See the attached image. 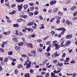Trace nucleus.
I'll list each match as a JSON object with an SVG mask.
<instances>
[{"label":"nucleus","instance_id":"nucleus-14","mask_svg":"<svg viewBox=\"0 0 77 77\" xmlns=\"http://www.w3.org/2000/svg\"><path fill=\"white\" fill-rule=\"evenodd\" d=\"M12 40L13 42H18V39L15 38H13Z\"/></svg>","mask_w":77,"mask_h":77},{"label":"nucleus","instance_id":"nucleus-26","mask_svg":"<svg viewBox=\"0 0 77 77\" xmlns=\"http://www.w3.org/2000/svg\"><path fill=\"white\" fill-rule=\"evenodd\" d=\"M70 3H71V0H68L66 2V4H69Z\"/></svg>","mask_w":77,"mask_h":77},{"label":"nucleus","instance_id":"nucleus-52","mask_svg":"<svg viewBox=\"0 0 77 77\" xmlns=\"http://www.w3.org/2000/svg\"><path fill=\"white\" fill-rule=\"evenodd\" d=\"M29 5L30 6H33L34 5V4L33 3H29Z\"/></svg>","mask_w":77,"mask_h":77},{"label":"nucleus","instance_id":"nucleus-21","mask_svg":"<svg viewBox=\"0 0 77 77\" xmlns=\"http://www.w3.org/2000/svg\"><path fill=\"white\" fill-rule=\"evenodd\" d=\"M59 56V54H57V52H56L54 53V57H56V56Z\"/></svg>","mask_w":77,"mask_h":77},{"label":"nucleus","instance_id":"nucleus-33","mask_svg":"<svg viewBox=\"0 0 77 77\" xmlns=\"http://www.w3.org/2000/svg\"><path fill=\"white\" fill-rule=\"evenodd\" d=\"M30 10L31 11H33V10H34V9H35V7L34 6L30 7Z\"/></svg>","mask_w":77,"mask_h":77},{"label":"nucleus","instance_id":"nucleus-27","mask_svg":"<svg viewBox=\"0 0 77 77\" xmlns=\"http://www.w3.org/2000/svg\"><path fill=\"white\" fill-rule=\"evenodd\" d=\"M25 30H27V31H28V32H30V31H31V29L29 28H25Z\"/></svg>","mask_w":77,"mask_h":77},{"label":"nucleus","instance_id":"nucleus-51","mask_svg":"<svg viewBox=\"0 0 77 77\" xmlns=\"http://www.w3.org/2000/svg\"><path fill=\"white\" fill-rule=\"evenodd\" d=\"M70 63H75V61H72L70 62Z\"/></svg>","mask_w":77,"mask_h":77},{"label":"nucleus","instance_id":"nucleus-60","mask_svg":"<svg viewBox=\"0 0 77 77\" xmlns=\"http://www.w3.org/2000/svg\"><path fill=\"white\" fill-rule=\"evenodd\" d=\"M39 45H40V47H41V48H42V47H43V45L42 44H40Z\"/></svg>","mask_w":77,"mask_h":77},{"label":"nucleus","instance_id":"nucleus-2","mask_svg":"<svg viewBox=\"0 0 77 77\" xmlns=\"http://www.w3.org/2000/svg\"><path fill=\"white\" fill-rule=\"evenodd\" d=\"M54 46L55 47V49L56 50H58V49L61 47V45H58L57 43H56L55 44H54Z\"/></svg>","mask_w":77,"mask_h":77},{"label":"nucleus","instance_id":"nucleus-40","mask_svg":"<svg viewBox=\"0 0 77 77\" xmlns=\"http://www.w3.org/2000/svg\"><path fill=\"white\" fill-rule=\"evenodd\" d=\"M35 35L36 34H33L31 35V37H32V38H35Z\"/></svg>","mask_w":77,"mask_h":77},{"label":"nucleus","instance_id":"nucleus-57","mask_svg":"<svg viewBox=\"0 0 77 77\" xmlns=\"http://www.w3.org/2000/svg\"><path fill=\"white\" fill-rule=\"evenodd\" d=\"M42 42V40H41V39L38 40L37 41V42Z\"/></svg>","mask_w":77,"mask_h":77},{"label":"nucleus","instance_id":"nucleus-1","mask_svg":"<svg viewBox=\"0 0 77 77\" xmlns=\"http://www.w3.org/2000/svg\"><path fill=\"white\" fill-rule=\"evenodd\" d=\"M26 58L27 59L26 62H25V64H24V65H26V68L28 69V68H29L30 67V66H31V63L32 62L31 61L29 62V57H26ZM29 63H27V62H29Z\"/></svg>","mask_w":77,"mask_h":77},{"label":"nucleus","instance_id":"nucleus-62","mask_svg":"<svg viewBox=\"0 0 77 77\" xmlns=\"http://www.w3.org/2000/svg\"><path fill=\"white\" fill-rule=\"evenodd\" d=\"M44 74H45V72H42L41 73L42 75H44Z\"/></svg>","mask_w":77,"mask_h":77},{"label":"nucleus","instance_id":"nucleus-36","mask_svg":"<svg viewBox=\"0 0 77 77\" xmlns=\"http://www.w3.org/2000/svg\"><path fill=\"white\" fill-rule=\"evenodd\" d=\"M15 6H16V5H15V4H14L11 5V7L12 8H14L15 7Z\"/></svg>","mask_w":77,"mask_h":77},{"label":"nucleus","instance_id":"nucleus-3","mask_svg":"<svg viewBox=\"0 0 77 77\" xmlns=\"http://www.w3.org/2000/svg\"><path fill=\"white\" fill-rule=\"evenodd\" d=\"M18 8V10L20 12L21 11L22 9V8H23V5H18L17 6Z\"/></svg>","mask_w":77,"mask_h":77},{"label":"nucleus","instance_id":"nucleus-61","mask_svg":"<svg viewBox=\"0 0 77 77\" xmlns=\"http://www.w3.org/2000/svg\"><path fill=\"white\" fill-rule=\"evenodd\" d=\"M48 12L49 13H52V10H49Z\"/></svg>","mask_w":77,"mask_h":77},{"label":"nucleus","instance_id":"nucleus-39","mask_svg":"<svg viewBox=\"0 0 77 77\" xmlns=\"http://www.w3.org/2000/svg\"><path fill=\"white\" fill-rule=\"evenodd\" d=\"M15 74H17L18 73V69H16L15 70Z\"/></svg>","mask_w":77,"mask_h":77},{"label":"nucleus","instance_id":"nucleus-41","mask_svg":"<svg viewBox=\"0 0 77 77\" xmlns=\"http://www.w3.org/2000/svg\"><path fill=\"white\" fill-rule=\"evenodd\" d=\"M0 51L3 52H5V51L3 50V49L2 48H0Z\"/></svg>","mask_w":77,"mask_h":77},{"label":"nucleus","instance_id":"nucleus-63","mask_svg":"<svg viewBox=\"0 0 77 77\" xmlns=\"http://www.w3.org/2000/svg\"><path fill=\"white\" fill-rule=\"evenodd\" d=\"M77 14V12H76L73 14V15L74 16H76Z\"/></svg>","mask_w":77,"mask_h":77},{"label":"nucleus","instance_id":"nucleus-47","mask_svg":"<svg viewBox=\"0 0 77 77\" xmlns=\"http://www.w3.org/2000/svg\"><path fill=\"white\" fill-rule=\"evenodd\" d=\"M53 63H57V60H54L53 61Z\"/></svg>","mask_w":77,"mask_h":77},{"label":"nucleus","instance_id":"nucleus-37","mask_svg":"<svg viewBox=\"0 0 77 77\" xmlns=\"http://www.w3.org/2000/svg\"><path fill=\"white\" fill-rule=\"evenodd\" d=\"M21 56L23 57H26V58H27V56H26V55L25 54L22 55Z\"/></svg>","mask_w":77,"mask_h":77},{"label":"nucleus","instance_id":"nucleus-46","mask_svg":"<svg viewBox=\"0 0 77 77\" xmlns=\"http://www.w3.org/2000/svg\"><path fill=\"white\" fill-rule=\"evenodd\" d=\"M66 55V54H65V53H63V54L62 55V57H63V58H64V57H65Z\"/></svg>","mask_w":77,"mask_h":77},{"label":"nucleus","instance_id":"nucleus-6","mask_svg":"<svg viewBox=\"0 0 77 77\" xmlns=\"http://www.w3.org/2000/svg\"><path fill=\"white\" fill-rule=\"evenodd\" d=\"M65 23L67 25H68V26L70 25V24H71V26L72 25V22H71L70 21H69L68 20H66L65 22Z\"/></svg>","mask_w":77,"mask_h":77},{"label":"nucleus","instance_id":"nucleus-44","mask_svg":"<svg viewBox=\"0 0 77 77\" xmlns=\"http://www.w3.org/2000/svg\"><path fill=\"white\" fill-rule=\"evenodd\" d=\"M23 17L24 18H27V16L26 15H23Z\"/></svg>","mask_w":77,"mask_h":77},{"label":"nucleus","instance_id":"nucleus-22","mask_svg":"<svg viewBox=\"0 0 77 77\" xmlns=\"http://www.w3.org/2000/svg\"><path fill=\"white\" fill-rule=\"evenodd\" d=\"M71 11H73L74 10H75L76 9V8L75 7H73L71 8Z\"/></svg>","mask_w":77,"mask_h":77},{"label":"nucleus","instance_id":"nucleus-24","mask_svg":"<svg viewBox=\"0 0 77 77\" xmlns=\"http://www.w3.org/2000/svg\"><path fill=\"white\" fill-rule=\"evenodd\" d=\"M13 54V52H12V51H11L8 52V55H12Z\"/></svg>","mask_w":77,"mask_h":77},{"label":"nucleus","instance_id":"nucleus-11","mask_svg":"<svg viewBox=\"0 0 77 77\" xmlns=\"http://www.w3.org/2000/svg\"><path fill=\"white\" fill-rule=\"evenodd\" d=\"M72 38V35H68L66 36V39H71Z\"/></svg>","mask_w":77,"mask_h":77},{"label":"nucleus","instance_id":"nucleus-9","mask_svg":"<svg viewBox=\"0 0 77 77\" xmlns=\"http://www.w3.org/2000/svg\"><path fill=\"white\" fill-rule=\"evenodd\" d=\"M7 43H8V42L6 41L5 42H2V47H4L5 46V45H6V44H7Z\"/></svg>","mask_w":77,"mask_h":77},{"label":"nucleus","instance_id":"nucleus-23","mask_svg":"<svg viewBox=\"0 0 77 77\" xmlns=\"http://www.w3.org/2000/svg\"><path fill=\"white\" fill-rule=\"evenodd\" d=\"M14 27H18V24H14L13 25Z\"/></svg>","mask_w":77,"mask_h":77},{"label":"nucleus","instance_id":"nucleus-43","mask_svg":"<svg viewBox=\"0 0 77 77\" xmlns=\"http://www.w3.org/2000/svg\"><path fill=\"white\" fill-rule=\"evenodd\" d=\"M18 35H19V36H23V34L22 33L20 32L18 33Z\"/></svg>","mask_w":77,"mask_h":77},{"label":"nucleus","instance_id":"nucleus-17","mask_svg":"<svg viewBox=\"0 0 77 77\" xmlns=\"http://www.w3.org/2000/svg\"><path fill=\"white\" fill-rule=\"evenodd\" d=\"M58 14L60 16H61V15H63V13L62 12H60V11H59L58 13Z\"/></svg>","mask_w":77,"mask_h":77},{"label":"nucleus","instance_id":"nucleus-48","mask_svg":"<svg viewBox=\"0 0 77 77\" xmlns=\"http://www.w3.org/2000/svg\"><path fill=\"white\" fill-rule=\"evenodd\" d=\"M39 51L40 52V53H42V49L41 48H39Z\"/></svg>","mask_w":77,"mask_h":77},{"label":"nucleus","instance_id":"nucleus-5","mask_svg":"<svg viewBox=\"0 0 77 77\" xmlns=\"http://www.w3.org/2000/svg\"><path fill=\"white\" fill-rule=\"evenodd\" d=\"M57 30H59V31H60V30H61L63 31V32H65L66 30V29L64 28L63 27L60 28H57Z\"/></svg>","mask_w":77,"mask_h":77},{"label":"nucleus","instance_id":"nucleus-58","mask_svg":"<svg viewBox=\"0 0 77 77\" xmlns=\"http://www.w3.org/2000/svg\"><path fill=\"white\" fill-rule=\"evenodd\" d=\"M63 65V63H60L59 65V66H62Z\"/></svg>","mask_w":77,"mask_h":77},{"label":"nucleus","instance_id":"nucleus-15","mask_svg":"<svg viewBox=\"0 0 77 77\" xmlns=\"http://www.w3.org/2000/svg\"><path fill=\"white\" fill-rule=\"evenodd\" d=\"M24 76L25 77H30V74L29 73H26L25 74Z\"/></svg>","mask_w":77,"mask_h":77},{"label":"nucleus","instance_id":"nucleus-42","mask_svg":"<svg viewBox=\"0 0 77 77\" xmlns=\"http://www.w3.org/2000/svg\"><path fill=\"white\" fill-rule=\"evenodd\" d=\"M51 43V41H48L46 43V45H49Z\"/></svg>","mask_w":77,"mask_h":77},{"label":"nucleus","instance_id":"nucleus-8","mask_svg":"<svg viewBox=\"0 0 77 77\" xmlns=\"http://www.w3.org/2000/svg\"><path fill=\"white\" fill-rule=\"evenodd\" d=\"M34 24V22H30L28 23L27 24V26H33V24Z\"/></svg>","mask_w":77,"mask_h":77},{"label":"nucleus","instance_id":"nucleus-38","mask_svg":"<svg viewBox=\"0 0 77 77\" xmlns=\"http://www.w3.org/2000/svg\"><path fill=\"white\" fill-rule=\"evenodd\" d=\"M50 75V74L48 73H47L46 74L45 77H49V76Z\"/></svg>","mask_w":77,"mask_h":77},{"label":"nucleus","instance_id":"nucleus-4","mask_svg":"<svg viewBox=\"0 0 77 77\" xmlns=\"http://www.w3.org/2000/svg\"><path fill=\"white\" fill-rule=\"evenodd\" d=\"M25 45H26V46L27 47H30V48H33V45H32V44L30 43H25Z\"/></svg>","mask_w":77,"mask_h":77},{"label":"nucleus","instance_id":"nucleus-49","mask_svg":"<svg viewBox=\"0 0 77 77\" xmlns=\"http://www.w3.org/2000/svg\"><path fill=\"white\" fill-rule=\"evenodd\" d=\"M57 41H53V43L54 44H54H56V43H57Z\"/></svg>","mask_w":77,"mask_h":77},{"label":"nucleus","instance_id":"nucleus-55","mask_svg":"<svg viewBox=\"0 0 77 77\" xmlns=\"http://www.w3.org/2000/svg\"><path fill=\"white\" fill-rule=\"evenodd\" d=\"M72 20H77V17H73L72 18Z\"/></svg>","mask_w":77,"mask_h":77},{"label":"nucleus","instance_id":"nucleus-56","mask_svg":"<svg viewBox=\"0 0 77 77\" xmlns=\"http://www.w3.org/2000/svg\"><path fill=\"white\" fill-rule=\"evenodd\" d=\"M30 72H31V73H33V70L32 69H30Z\"/></svg>","mask_w":77,"mask_h":77},{"label":"nucleus","instance_id":"nucleus-7","mask_svg":"<svg viewBox=\"0 0 77 77\" xmlns=\"http://www.w3.org/2000/svg\"><path fill=\"white\" fill-rule=\"evenodd\" d=\"M51 5L52 6L53 5H54L56 3V1L55 0H54V1H52L49 2Z\"/></svg>","mask_w":77,"mask_h":77},{"label":"nucleus","instance_id":"nucleus-16","mask_svg":"<svg viewBox=\"0 0 77 77\" xmlns=\"http://www.w3.org/2000/svg\"><path fill=\"white\" fill-rule=\"evenodd\" d=\"M45 55L46 57H49L50 56V53H45Z\"/></svg>","mask_w":77,"mask_h":77},{"label":"nucleus","instance_id":"nucleus-25","mask_svg":"<svg viewBox=\"0 0 77 77\" xmlns=\"http://www.w3.org/2000/svg\"><path fill=\"white\" fill-rule=\"evenodd\" d=\"M23 21V19L20 18L17 20V22L18 23L19 22H21V21Z\"/></svg>","mask_w":77,"mask_h":77},{"label":"nucleus","instance_id":"nucleus-28","mask_svg":"<svg viewBox=\"0 0 77 77\" xmlns=\"http://www.w3.org/2000/svg\"><path fill=\"white\" fill-rule=\"evenodd\" d=\"M23 67V66L21 64H19L17 66V68H22Z\"/></svg>","mask_w":77,"mask_h":77},{"label":"nucleus","instance_id":"nucleus-29","mask_svg":"<svg viewBox=\"0 0 77 77\" xmlns=\"http://www.w3.org/2000/svg\"><path fill=\"white\" fill-rule=\"evenodd\" d=\"M72 76L73 77H76V76H77V73L75 72L74 73L72 74Z\"/></svg>","mask_w":77,"mask_h":77},{"label":"nucleus","instance_id":"nucleus-54","mask_svg":"<svg viewBox=\"0 0 77 77\" xmlns=\"http://www.w3.org/2000/svg\"><path fill=\"white\" fill-rule=\"evenodd\" d=\"M61 22L63 23H64L65 22V19H62L61 20Z\"/></svg>","mask_w":77,"mask_h":77},{"label":"nucleus","instance_id":"nucleus-35","mask_svg":"<svg viewBox=\"0 0 77 77\" xmlns=\"http://www.w3.org/2000/svg\"><path fill=\"white\" fill-rule=\"evenodd\" d=\"M31 53L32 54H35L36 53V51L35 50H33L31 51Z\"/></svg>","mask_w":77,"mask_h":77},{"label":"nucleus","instance_id":"nucleus-20","mask_svg":"<svg viewBox=\"0 0 77 77\" xmlns=\"http://www.w3.org/2000/svg\"><path fill=\"white\" fill-rule=\"evenodd\" d=\"M58 10V8H55L54 9L53 11L54 13H56V12H57V11Z\"/></svg>","mask_w":77,"mask_h":77},{"label":"nucleus","instance_id":"nucleus-59","mask_svg":"<svg viewBox=\"0 0 77 77\" xmlns=\"http://www.w3.org/2000/svg\"><path fill=\"white\" fill-rule=\"evenodd\" d=\"M42 69L43 71H46V70H47V69L45 68H43Z\"/></svg>","mask_w":77,"mask_h":77},{"label":"nucleus","instance_id":"nucleus-19","mask_svg":"<svg viewBox=\"0 0 77 77\" xmlns=\"http://www.w3.org/2000/svg\"><path fill=\"white\" fill-rule=\"evenodd\" d=\"M51 48V45H49V47H48V48L47 49V51L48 52L50 50V48Z\"/></svg>","mask_w":77,"mask_h":77},{"label":"nucleus","instance_id":"nucleus-50","mask_svg":"<svg viewBox=\"0 0 77 77\" xmlns=\"http://www.w3.org/2000/svg\"><path fill=\"white\" fill-rule=\"evenodd\" d=\"M3 59L2 57H0V61H1L2 63H3Z\"/></svg>","mask_w":77,"mask_h":77},{"label":"nucleus","instance_id":"nucleus-30","mask_svg":"<svg viewBox=\"0 0 77 77\" xmlns=\"http://www.w3.org/2000/svg\"><path fill=\"white\" fill-rule=\"evenodd\" d=\"M8 58L7 57H6L5 59L4 62H7L8 61Z\"/></svg>","mask_w":77,"mask_h":77},{"label":"nucleus","instance_id":"nucleus-53","mask_svg":"<svg viewBox=\"0 0 77 77\" xmlns=\"http://www.w3.org/2000/svg\"><path fill=\"white\" fill-rule=\"evenodd\" d=\"M51 33H52V35L53 36V35H54V33H55V32H53V31H51Z\"/></svg>","mask_w":77,"mask_h":77},{"label":"nucleus","instance_id":"nucleus-10","mask_svg":"<svg viewBox=\"0 0 77 77\" xmlns=\"http://www.w3.org/2000/svg\"><path fill=\"white\" fill-rule=\"evenodd\" d=\"M71 42L70 41H67L66 42V46H68L70 44H71Z\"/></svg>","mask_w":77,"mask_h":77},{"label":"nucleus","instance_id":"nucleus-34","mask_svg":"<svg viewBox=\"0 0 77 77\" xmlns=\"http://www.w3.org/2000/svg\"><path fill=\"white\" fill-rule=\"evenodd\" d=\"M18 45H19V46H21L23 45V42L20 43H18Z\"/></svg>","mask_w":77,"mask_h":77},{"label":"nucleus","instance_id":"nucleus-31","mask_svg":"<svg viewBox=\"0 0 77 77\" xmlns=\"http://www.w3.org/2000/svg\"><path fill=\"white\" fill-rule=\"evenodd\" d=\"M38 13H39L38 11H35L34 12V15H37V14H38Z\"/></svg>","mask_w":77,"mask_h":77},{"label":"nucleus","instance_id":"nucleus-45","mask_svg":"<svg viewBox=\"0 0 77 77\" xmlns=\"http://www.w3.org/2000/svg\"><path fill=\"white\" fill-rule=\"evenodd\" d=\"M60 22V21L59 20L57 19V20L56 23H57V24H59V23Z\"/></svg>","mask_w":77,"mask_h":77},{"label":"nucleus","instance_id":"nucleus-64","mask_svg":"<svg viewBox=\"0 0 77 77\" xmlns=\"http://www.w3.org/2000/svg\"><path fill=\"white\" fill-rule=\"evenodd\" d=\"M2 66H1L0 65V72H1V71H2Z\"/></svg>","mask_w":77,"mask_h":77},{"label":"nucleus","instance_id":"nucleus-13","mask_svg":"<svg viewBox=\"0 0 77 77\" xmlns=\"http://www.w3.org/2000/svg\"><path fill=\"white\" fill-rule=\"evenodd\" d=\"M23 8H24V10H26L27 8H28V6H27V4L23 6Z\"/></svg>","mask_w":77,"mask_h":77},{"label":"nucleus","instance_id":"nucleus-18","mask_svg":"<svg viewBox=\"0 0 77 77\" xmlns=\"http://www.w3.org/2000/svg\"><path fill=\"white\" fill-rule=\"evenodd\" d=\"M24 1V0H16V2H18V3H20L21 2H23Z\"/></svg>","mask_w":77,"mask_h":77},{"label":"nucleus","instance_id":"nucleus-12","mask_svg":"<svg viewBox=\"0 0 77 77\" xmlns=\"http://www.w3.org/2000/svg\"><path fill=\"white\" fill-rule=\"evenodd\" d=\"M14 48L16 50H19V51L20 49V47L16 46L14 47Z\"/></svg>","mask_w":77,"mask_h":77},{"label":"nucleus","instance_id":"nucleus-32","mask_svg":"<svg viewBox=\"0 0 77 77\" xmlns=\"http://www.w3.org/2000/svg\"><path fill=\"white\" fill-rule=\"evenodd\" d=\"M29 14L31 17H32V15H33V13L32 12H31L30 13H29Z\"/></svg>","mask_w":77,"mask_h":77}]
</instances>
